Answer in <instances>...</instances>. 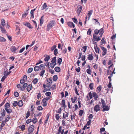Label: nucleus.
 <instances>
[{
  "mask_svg": "<svg viewBox=\"0 0 134 134\" xmlns=\"http://www.w3.org/2000/svg\"><path fill=\"white\" fill-rule=\"evenodd\" d=\"M14 95L15 97H17L19 96V94L18 92L16 91L14 92Z\"/></svg>",
  "mask_w": 134,
  "mask_h": 134,
  "instance_id": "obj_53",
  "label": "nucleus"
},
{
  "mask_svg": "<svg viewBox=\"0 0 134 134\" xmlns=\"http://www.w3.org/2000/svg\"><path fill=\"white\" fill-rule=\"evenodd\" d=\"M68 26L71 27H75L74 24L71 22H68L67 23Z\"/></svg>",
  "mask_w": 134,
  "mask_h": 134,
  "instance_id": "obj_12",
  "label": "nucleus"
},
{
  "mask_svg": "<svg viewBox=\"0 0 134 134\" xmlns=\"http://www.w3.org/2000/svg\"><path fill=\"white\" fill-rule=\"evenodd\" d=\"M16 30H18V31L16 33V35H18L20 32V29L19 27H16Z\"/></svg>",
  "mask_w": 134,
  "mask_h": 134,
  "instance_id": "obj_49",
  "label": "nucleus"
},
{
  "mask_svg": "<svg viewBox=\"0 0 134 134\" xmlns=\"http://www.w3.org/2000/svg\"><path fill=\"white\" fill-rule=\"evenodd\" d=\"M44 15H43L41 17L40 23V26H41L44 22Z\"/></svg>",
  "mask_w": 134,
  "mask_h": 134,
  "instance_id": "obj_13",
  "label": "nucleus"
},
{
  "mask_svg": "<svg viewBox=\"0 0 134 134\" xmlns=\"http://www.w3.org/2000/svg\"><path fill=\"white\" fill-rule=\"evenodd\" d=\"M5 109L6 111L9 114L12 112V110L10 109H8V108H5Z\"/></svg>",
  "mask_w": 134,
  "mask_h": 134,
  "instance_id": "obj_27",
  "label": "nucleus"
},
{
  "mask_svg": "<svg viewBox=\"0 0 134 134\" xmlns=\"http://www.w3.org/2000/svg\"><path fill=\"white\" fill-rule=\"evenodd\" d=\"M47 7V5L46 3H45L42 7V10L46 8Z\"/></svg>",
  "mask_w": 134,
  "mask_h": 134,
  "instance_id": "obj_34",
  "label": "nucleus"
},
{
  "mask_svg": "<svg viewBox=\"0 0 134 134\" xmlns=\"http://www.w3.org/2000/svg\"><path fill=\"white\" fill-rule=\"evenodd\" d=\"M58 77L57 75H55L53 77V80L54 81H56Z\"/></svg>",
  "mask_w": 134,
  "mask_h": 134,
  "instance_id": "obj_36",
  "label": "nucleus"
},
{
  "mask_svg": "<svg viewBox=\"0 0 134 134\" xmlns=\"http://www.w3.org/2000/svg\"><path fill=\"white\" fill-rule=\"evenodd\" d=\"M40 69V68L38 66H36L34 68V70L35 71H38Z\"/></svg>",
  "mask_w": 134,
  "mask_h": 134,
  "instance_id": "obj_33",
  "label": "nucleus"
},
{
  "mask_svg": "<svg viewBox=\"0 0 134 134\" xmlns=\"http://www.w3.org/2000/svg\"><path fill=\"white\" fill-rule=\"evenodd\" d=\"M66 114H65V116L64 114V113L63 114V117L64 119H65L66 117H68V116L69 113H68L66 112Z\"/></svg>",
  "mask_w": 134,
  "mask_h": 134,
  "instance_id": "obj_46",
  "label": "nucleus"
},
{
  "mask_svg": "<svg viewBox=\"0 0 134 134\" xmlns=\"http://www.w3.org/2000/svg\"><path fill=\"white\" fill-rule=\"evenodd\" d=\"M87 58L88 60H92L93 59V54L91 53V54H89L88 55Z\"/></svg>",
  "mask_w": 134,
  "mask_h": 134,
  "instance_id": "obj_9",
  "label": "nucleus"
},
{
  "mask_svg": "<svg viewBox=\"0 0 134 134\" xmlns=\"http://www.w3.org/2000/svg\"><path fill=\"white\" fill-rule=\"evenodd\" d=\"M77 99V97H73L71 98V99L72 103H74L76 101V100Z\"/></svg>",
  "mask_w": 134,
  "mask_h": 134,
  "instance_id": "obj_23",
  "label": "nucleus"
},
{
  "mask_svg": "<svg viewBox=\"0 0 134 134\" xmlns=\"http://www.w3.org/2000/svg\"><path fill=\"white\" fill-rule=\"evenodd\" d=\"M104 32L103 28H101L99 30L96 29L94 31V35L95 34L97 35L99 33V35H100V37L101 38Z\"/></svg>",
  "mask_w": 134,
  "mask_h": 134,
  "instance_id": "obj_2",
  "label": "nucleus"
},
{
  "mask_svg": "<svg viewBox=\"0 0 134 134\" xmlns=\"http://www.w3.org/2000/svg\"><path fill=\"white\" fill-rule=\"evenodd\" d=\"M28 13V12H25L23 14H22V17L23 18L25 17L26 16H27V15Z\"/></svg>",
  "mask_w": 134,
  "mask_h": 134,
  "instance_id": "obj_58",
  "label": "nucleus"
},
{
  "mask_svg": "<svg viewBox=\"0 0 134 134\" xmlns=\"http://www.w3.org/2000/svg\"><path fill=\"white\" fill-rule=\"evenodd\" d=\"M101 89L102 87L101 85H99V86L97 87V88L96 91L97 92L99 93L101 90Z\"/></svg>",
  "mask_w": 134,
  "mask_h": 134,
  "instance_id": "obj_22",
  "label": "nucleus"
},
{
  "mask_svg": "<svg viewBox=\"0 0 134 134\" xmlns=\"http://www.w3.org/2000/svg\"><path fill=\"white\" fill-rule=\"evenodd\" d=\"M42 102L43 103V106H46L47 105V101L45 100L44 99H43L42 100Z\"/></svg>",
  "mask_w": 134,
  "mask_h": 134,
  "instance_id": "obj_21",
  "label": "nucleus"
},
{
  "mask_svg": "<svg viewBox=\"0 0 134 134\" xmlns=\"http://www.w3.org/2000/svg\"><path fill=\"white\" fill-rule=\"evenodd\" d=\"M27 86V83H24L23 86H22L21 88V90L22 91H24L25 89V88Z\"/></svg>",
  "mask_w": 134,
  "mask_h": 134,
  "instance_id": "obj_16",
  "label": "nucleus"
},
{
  "mask_svg": "<svg viewBox=\"0 0 134 134\" xmlns=\"http://www.w3.org/2000/svg\"><path fill=\"white\" fill-rule=\"evenodd\" d=\"M30 14H31L30 18H34V12H33L32 11V12L31 11Z\"/></svg>",
  "mask_w": 134,
  "mask_h": 134,
  "instance_id": "obj_52",
  "label": "nucleus"
},
{
  "mask_svg": "<svg viewBox=\"0 0 134 134\" xmlns=\"http://www.w3.org/2000/svg\"><path fill=\"white\" fill-rule=\"evenodd\" d=\"M62 105H63L64 108L66 107V105L65 104V101L64 99H63L62 101Z\"/></svg>",
  "mask_w": 134,
  "mask_h": 134,
  "instance_id": "obj_24",
  "label": "nucleus"
},
{
  "mask_svg": "<svg viewBox=\"0 0 134 134\" xmlns=\"http://www.w3.org/2000/svg\"><path fill=\"white\" fill-rule=\"evenodd\" d=\"M18 105V102L17 101H14L13 103V105L15 107L16 106Z\"/></svg>",
  "mask_w": 134,
  "mask_h": 134,
  "instance_id": "obj_60",
  "label": "nucleus"
},
{
  "mask_svg": "<svg viewBox=\"0 0 134 134\" xmlns=\"http://www.w3.org/2000/svg\"><path fill=\"white\" fill-rule=\"evenodd\" d=\"M91 29L90 28V29L87 31V35H91Z\"/></svg>",
  "mask_w": 134,
  "mask_h": 134,
  "instance_id": "obj_44",
  "label": "nucleus"
},
{
  "mask_svg": "<svg viewBox=\"0 0 134 134\" xmlns=\"http://www.w3.org/2000/svg\"><path fill=\"white\" fill-rule=\"evenodd\" d=\"M88 95L90 97V99H91L93 97V94H92V93L91 92H90L89 93H88Z\"/></svg>",
  "mask_w": 134,
  "mask_h": 134,
  "instance_id": "obj_62",
  "label": "nucleus"
},
{
  "mask_svg": "<svg viewBox=\"0 0 134 134\" xmlns=\"http://www.w3.org/2000/svg\"><path fill=\"white\" fill-rule=\"evenodd\" d=\"M4 106L5 107V108H8L10 107V104L8 103H6L4 105Z\"/></svg>",
  "mask_w": 134,
  "mask_h": 134,
  "instance_id": "obj_40",
  "label": "nucleus"
},
{
  "mask_svg": "<svg viewBox=\"0 0 134 134\" xmlns=\"http://www.w3.org/2000/svg\"><path fill=\"white\" fill-rule=\"evenodd\" d=\"M18 105L19 107H21L23 105V103L21 100H20L18 102Z\"/></svg>",
  "mask_w": 134,
  "mask_h": 134,
  "instance_id": "obj_20",
  "label": "nucleus"
},
{
  "mask_svg": "<svg viewBox=\"0 0 134 134\" xmlns=\"http://www.w3.org/2000/svg\"><path fill=\"white\" fill-rule=\"evenodd\" d=\"M0 28L1 29L2 32L3 33H7V31L1 25V24L0 23Z\"/></svg>",
  "mask_w": 134,
  "mask_h": 134,
  "instance_id": "obj_15",
  "label": "nucleus"
},
{
  "mask_svg": "<svg viewBox=\"0 0 134 134\" xmlns=\"http://www.w3.org/2000/svg\"><path fill=\"white\" fill-rule=\"evenodd\" d=\"M5 110L3 109L2 110V111L1 113V115L2 116H5Z\"/></svg>",
  "mask_w": 134,
  "mask_h": 134,
  "instance_id": "obj_47",
  "label": "nucleus"
},
{
  "mask_svg": "<svg viewBox=\"0 0 134 134\" xmlns=\"http://www.w3.org/2000/svg\"><path fill=\"white\" fill-rule=\"evenodd\" d=\"M105 43V41L104 39V38L103 37L102 39V40L100 41V43L101 44H102L103 43Z\"/></svg>",
  "mask_w": 134,
  "mask_h": 134,
  "instance_id": "obj_59",
  "label": "nucleus"
},
{
  "mask_svg": "<svg viewBox=\"0 0 134 134\" xmlns=\"http://www.w3.org/2000/svg\"><path fill=\"white\" fill-rule=\"evenodd\" d=\"M55 118L56 120L58 121L60 119V117L59 116V114H57L55 115Z\"/></svg>",
  "mask_w": 134,
  "mask_h": 134,
  "instance_id": "obj_42",
  "label": "nucleus"
},
{
  "mask_svg": "<svg viewBox=\"0 0 134 134\" xmlns=\"http://www.w3.org/2000/svg\"><path fill=\"white\" fill-rule=\"evenodd\" d=\"M54 69L55 71L57 72H59L60 71V68L58 66L56 67Z\"/></svg>",
  "mask_w": 134,
  "mask_h": 134,
  "instance_id": "obj_26",
  "label": "nucleus"
},
{
  "mask_svg": "<svg viewBox=\"0 0 134 134\" xmlns=\"http://www.w3.org/2000/svg\"><path fill=\"white\" fill-rule=\"evenodd\" d=\"M56 46L55 45H54L51 48V51H52L53 50L56 48Z\"/></svg>",
  "mask_w": 134,
  "mask_h": 134,
  "instance_id": "obj_57",
  "label": "nucleus"
},
{
  "mask_svg": "<svg viewBox=\"0 0 134 134\" xmlns=\"http://www.w3.org/2000/svg\"><path fill=\"white\" fill-rule=\"evenodd\" d=\"M94 49L95 50L96 52L97 53L99 54L100 53V49L97 46H94Z\"/></svg>",
  "mask_w": 134,
  "mask_h": 134,
  "instance_id": "obj_11",
  "label": "nucleus"
},
{
  "mask_svg": "<svg viewBox=\"0 0 134 134\" xmlns=\"http://www.w3.org/2000/svg\"><path fill=\"white\" fill-rule=\"evenodd\" d=\"M9 115H8V117L7 118H6L5 119V122H6L8 121L10 119L11 117L9 116Z\"/></svg>",
  "mask_w": 134,
  "mask_h": 134,
  "instance_id": "obj_45",
  "label": "nucleus"
},
{
  "mask_svg": "<svg viewBox=\"0 0 134 134\" xmlns=\"http://www.w3.org/2000/svg\"><path fill=\"white\" fill-rule=\"evenodd\" d=\"M77 13L78 14V15H79L80 13V12L81 11L82 9V7L80 6V5H78L77 7Z\"/></svg>",
  "mask_w": 134,
  "mask_h": 134,
  "instance_id": "obj_4",
  "label": "nucleus"
},
{
  "mask_svg": "<svg viewBox=\"0 0 134 134\" xmlns=\"http://www.w3.org/2000/svg\"><path fill=\"white\" fill-rule=\"evenodd\" d=\"M1 25L3 27L5 26V23L4 19H2L1 20Z\"/></svg>",
  "mask_w": 134,
  "mask_h": 134,
  "instance_id": "obj_18",
  "label": "nucleus"
},
{
  "mask_svg": "<svg viewBox=\"0 0 134 134\" xmlns=\"http://www.w3.org/2000/svg\"><path fill=\"white\" fill-rule=\"evenodd\" d=\"M103 108V111H108L109 109V108L108 107L107 105H105V107Z\"/></svg>",
  "mask_w": 134,
  "mask_h": 134,
  "instance_id": "obj_29",
  "label": "nucleus"
},
{
  "mask_svg": "<svg viewBox=\"0 0 134 134\" xmlns=\"http://www.w3.org/2000/svg\"><path fill=\"white\" fill-rule=\"evenodd\" d=\"M93 86L94 83H91L89 84V88L91 90H92L93 89Z\"/></svg>",
  "mask_w": 134,
  "mask_h": 134,
  "instance_id": "obj_32",
  "label": "nucleus"
},
{
  "mask_svg": "<svg viewBox=\"0 0 134 134\" xmlns=\"http://www.w3.org/2000/svg\"><path fill=\"white\" fill-rule=\"evenodd\" d=\"M92 94L94 99L96 100H97L98 98V96L97 93L95 92H93L92 93Z\"/></svg>",
  "mask_w": 134,
  "mask_h": 134,
  "instance_id": "obj_8",
  "label": "nucleus"
},
{
  "mask_svg": "<svg viewBox=\"0 0 134 134\" xmlns=\"http://www.w3.org/2000/svg\"><path fill=\"white\" fill-rule=\"evenodd\" d=\"M56 57H55L53 58L51 62L52 63H54L56 62Z\"/></svg>",
  "mask_w": 134,
  "mask_h": 134,
  "instance_id": "obj_56",
  "label": "nucleus"
},
{
  "mask_svg": "<svg viewBox=\"0 0 134 134\" xmlns=\"http://www.w3.org/2000/svg\"><path fill=\"white\" fill-rule=\"evenodd\" d=\"M58 54V49H55L54 51V54L55 55H56Z\"/></svg>",
  "mask_w": 134,
  "mask_h": 134,
  "instance_id": "obj_51",
  "label": "nucleus"
},
{
  "mask_svg": "<svg viewBox=\"0 0 134 134\" xmlns=\"http://www.w3.org/2000/svg\"><path fill=\"white\" fill-rule=\"evenodd\" d=\"M32 86V85L29 84L28 85L26 88V90L27 91L29 92L31 90Z\"/></svg>",
  "mask_w": 134,
  "mask_h": 134,
  "instance_id": "obj_17",
  "label": "nucleus"
},
{
  "mask_svg": "<svg viewBox=\"0 0 134 134\" xmlns=\"http://www.w3.org/2000/svg\"><path fill=\"white\" fill-rule=\"evenodd\" d=\"M93 13V10H90L87 13V16H88V20L90 19L91 15Z\"/></svg>",
  "mask_w": 134,
  "mask_h": 134,
  "instance_id": "obj_14",
  "label": "nucleus"
},
{
  "mask_svg": "<svg viewBox=\"0 0 134 134\" xmlns=\"http://www.w3.org/2000/svg\"><path fill=\"white\" fill-rule=\"evenodd\" d=\"M42 71H41L39 74L41 76L43 77L44 73L45 72V69H42Z\"/></svg>",
  "mask_w": 134,
  "mask_h": 134,
  "instance_id": "obj_25",
  "label": "nucleus"
},
{
  "mask_svg": "<svg viewBox=\"0 0 134 134\" xmlns=\"http://www.w3.org/2000/svg\"><path fill=\"white\" fill-rule=\"evenodd\" d=\"M30 111H27V113H26V118L27 119L28 117L30 116Z\"/></svg>",
  "mask_w": 134,
  "mask_h": 134,
  "instance_id": "obj_63",
  "label": "nucleus"
},
{
  "mask_svg": "<svg viewBox=\"0 0 134 134\" xmlns=\"http://www.w3.org/2000/svg\"><path fill=\"white\" fill-rule=\"evenodd\" d=\"M62 61V58H59L58 59V63L59 65H60L61 64Z\"/></svg>",
  "mask_w": 134,
  "mask_h": 134,
  "instance_id": "obj_55",
  "label": "nucleus"
},
{
  "mask_svg": "<svg viewBox=\"0 0 134 134\" xmlns=\"http://www.w3.org/2000/svg\"><path fill=\"white\" fill-rule=\"evenodd\" d=\"M107 74L108 75H110V76H113L112 72L111 70H107Z\"/></svg>",
  "mask_w": 134,
  "mask_h": 134,
  "instance_id": "obj_38",
  "label": "nucleus"
},
{
  "mask_svg": "<svg viewBox=\"0 0 134 134\" xmlns=\"http://www.w3.org/2000/svg\"><path fill=\"white\" fill-rule=\"evenodd\" d=\"M88 74L91 75V73L92 72L91 70L90 69H88L86 70Z\"/></svg>",
  "mask_w": 134,
  "mask_h": 134,
  "instance_id": "obj_54",
  "label": "nucleus"
},
{
  "mask_svg": "<svg viewBox=\"0 0 134 134\" xmlns=\"http://www.w3.org/2000/svg\"><path fill=\"white\" fill-rule=\"evenodd\" d=\"M83 113V111L82 110H80L79 111V115L80 116H81Z\"/></svg>",
  "mask_w": 134,
  "mask_h": 134,
  "instance_id": "obj_41",
  "label": "nucleus"
},
{
  "mask_svg": "<svg viewBox=\"0 0 134 134\" xmlns=\"http://www.w3.org/2000/svg\"><path fill=\"white\" fill-rule=\"evenodd\" d=\"M94 109L95 111L97 112L100 110V107L98 105H95L94 107Z\"/></svg>",
  "mask_w": 134,
  "mask_h": 134,
  "instance_id": "obj_6",
  "label": "nucleus"
},
{
  "mask_svg": "<svg viewBox=\"0 0 134 134\" xmlns=\"http://www.w3.org/2000/svg\"><path fill=\"white\" fill-rule=\"evenodd\" d=\"M101 102L102 104V108H104L105 107V102L104 100L102 99H101Z\"/></svg>",
  "mask_w": 134,
  "mask_h": 134,
  "instance_id": "obj_28",
  "label": "nucleus"
},
{
  "mask_svg": "<svg viewBox=\"0 0 134 134\" xmlns=\"http://www.w3.org/2000/svg\"><path fill=\"white\" fill-rule=\"evenodd\" d=\"M72 20L73 22L75 23L76 24H77L78 22V21L77 20V19L76 18H73L72 19Z\"/></svg>",
  "mask_w": 134,
  "mask_h": 134,
  "instance_id": "obj_64",
  "label": "nucleus"
},
{
  "mask_svg": "<svg viewBox=\"0 0 134 134\" xmlns=\"http://www.w3.org/2000/svg\"><path fill=\"white\" fill-rule=\"evenodd\" d=\"M39 67L40 68V69L41 70L45 69V67L44 65L43 64H41Z\"/></svg>",
  "mask_w": 134,
  "mask_h": 134,
  "instance_id": "obj_35",
  "label": "nucleus"
},
{
  "mask_svg": "<svg viewBox=\"0 0 134 134\" xmlns=\"http://www.w3.org/2000/svg\"><path fill=\"white\" fill-rule=\"evenodd\" d=\"M56 22L54 20H52L50 21L47 24L46 30L49 31L52 27L54 26Z\"/></svg>",
  "mask_w": 134,
  "mask_h": 134,
  "instance_id": "obj_1",
  "label": "nucleus"
},
{
  "mask_svg": "<svg viewBox=\"0 0 134 134\" xmlns=\"http://www.w3.org/2000/svg\"><path fill=\"white\" fill-rule=\"evenodd\" d=\"M87 48V47L86 46H84L83 47H82V51L84 52L85 53L86 50Z\"/></svg>",
  "mask_w": 134,
  "mask_h": 134,
  "instance_id": "obj_37",
  "label": "nucleus"
},
{
  "mask_svg": "<svg viewBox=\"0 0 134 134\" xmlns=\"http://www.w3.org/2000/svg\"><path fill=\"white\" fill-rule=\"evenodd\" d=\"M37 119L36 118V117H35V118H33V119H32V122L33 123L35 124L37 122Z\"/></svg>",
  "mask_w": 134,
  "mask_h": 134,
  "instance_id": "obj_39",
  "label": "nucleus"
},
{
  "mask_svg": "<svg viewBox=\"0 0 134 134\" xmlns=\"http://www.w3.org/2000/svg\"><path fill=\"white\" fill-rule=\"evenodd\" d=\"M34 127L33 125H31L28 128V131L30 133L32 132L34 130Z\"/></svg>",
  "mask_w": 134,
  "mask_h": 134,
  "instance_id": "obj_7",
  "label": "nucleus"
},
{
  "mask_svg": "<svg viewBox=\"0 0 134 134\" xmlns=\"http://www.w3.org/2000/svg\"><path fill=\"white\" fill-rule=\"evenodd\" d=\"M11 71H8L7 72H6L5 71H4V75H5L6 77H7L8 75L9 74H10L11 73Z\"/></svg>",
  "mask_w": 134,
  "mask_h": 134,
  "instance_id": "obj_43",
  "label": "nucleus"
},
{
  "mask_svg": "<svg viewBox=\"0 0 134 134\" xmlns=\"http://www.w3.org/2000/svg\"><path fill=\"white\" fill-rule=\"evenodd\" d=\"M93 38L94 40L97 42L100 41L101 40V38L100 37V36H98L95 35L94 34H93Z\"/></svg>",
  "mask_w": 134,
  "mask_h": 134,
  "instance_id": "obj_3",
  "label": "nucleus"
},
{
  "mask_svg": "<svg viewBox=\"0 0 134 134\" xmlns=\"http://www.w3.org/2000/svg\"><path fill=\"white\" fill-rule=\"evenodd\" d=\"M33 68H29L27 72L28 73H31L33 70Z\"/></svg>",
  "mask_w": 134,
  "mask_h": 134,
  "instance_id": "obj_61",
  "label": "nucleus"
},
{
  "mask_svg": "<svg viewBox=\"0 0 134 134\" xmlns=\"http://www.w3.org/2000/svg\"><path fill=\"white\" fill-rule=\"evenodd\" d=\"M6 40L4 37L0 36V41L5 42Z\"/></svg>",
  "mask_w": 134,
  "mask_h": 134,
  "instance_id": "obj_50",
  "label": "nucleus"
},
{
  "mask_svg": "<svg viewBox=\"0 0 134 134\" xmlns=\"http://www.w3.org/2000/svg\"><path fill=\"white\" fill-rule=\"evenodd\" d=\"M101 49L103 50V52L102 53V55L103 56L105 55L107 53V49L103 47H101Z\"/></svg>",
  "mask_w": 134,
  "mask_h": 134,
  "instance_id": "obj_5",
  "label": "nucleus"
},
{
  "mask_svg": "<svg viewBox=\"0 0 134 134\" xmlns=\"http://www.w3.org/2000/svg\"><path fill=\"white\" fill-rule=\"evenodd\" d=\"M24 25L25 26H26L29 29H32L33 28V27L32 26L31 24L29 22H26Z\"/></svg>",
  "mask_w": 134,
  "mask_h": 134,
  "instance_id": "obj_10",
  "label": "nucleus"
},
{
  "mask_svg": "<svg viewBox=\"0 0 134 134\" xmlns=\"http://www.w3.org/2000/svg\"><path fill=\"white\" fill-rule=\"evenodd\" d=\"M10 49L12 52H14L16 51L17 49L15 46H13L10 48Z\"/></svg>",
  "mask_w": 134,
  "mask_h": 134,
  "instance_id": "obj_19",
  "label": "nucleus"
},
{
  "mask_svg": "<svg viewBox=\"0 0 134 134\" xmlns=\"http://www.w3.org/2000/svg\"><path fill=\"white\" fill-rule=\"evenodd\" d=\"M32 83H33L34 84H36L37 83V82H38V79L37 78H35L33 79V81H32Z\"/></svg>",
  "mask_w": 134,
  "mask_h": 134,
  "instance_id": "obj_30",
  "label": "nucleus"
},
{
  "mask_svg": "<svg viewBox=\"0 0 134 134\" xmlns=\"http://www.w3.org/2000/svg\"><path fill=\"white\" fill-rule=\"evenodd\" d=\"M50 58V57L49 56L47 55H46V57L44 59V60L46 61H48Z\"/></svg>",
  "mask_w": 134,
  "mask_h": 134,
  "instance_id": "obj_31",
  "label": "nucleus"
},
{
  "mask_svg": "<svg viewBox=\"0 0 134 134\" xmlns=\"http://www.w3.org/2000/svg\"><path fill=\"white\" fill-rule=\"evenodd\" d=\"M42 114V113L41 112H40L38 113V114L37 115H36V114H34V116L35 117H37L38 116H41Z\"/></svg>",
  "mask_w": 134,
  "mask_h": 134,
  "instance_id": "obj_48",
  "label": "nucleus"
}]
</instances>
